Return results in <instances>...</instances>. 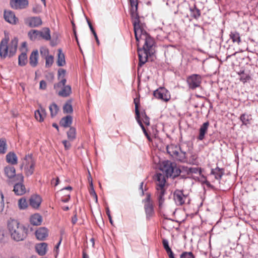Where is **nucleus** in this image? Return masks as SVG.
I'll list each match as a JSON object with an SVG mask.
<instances>
[{"instance_id":"9d476101","label":"nucleus","mask_w":258,"mask_h":258,"mask_svg":"<svg viewBox=\"0 0 258 258\" xmlns=\"http://www.w3.org/2000/svg\"><path fill=\"white\" fill-rule=\"evenodd\" d=\"M144 209L147 218L150 219L154 215V210L153 202L151 200L150 196L148 195L145 200Z\"/></svg>"},{"instance_id":"1a4fd4ad","label":"nucleus","mask_w":258,"mask_h":258,"mask_svg":"<svg viewBox=\"0 0 258 258\" xmlns=\"http://www.w3.org/2000/svg\"><path fill=\"white\" fill-rule=\"evenodd\" d=\"M187 83L189 89L194 90L201 86L202 77L198 74H193L187 78Z\"/></svg>"},{"instance_id":"393cba45","label":"nucleus","mask_w":258,"mask_h":258,"mask_svg":"<svg viewBox=\"0 0 258 258\" xmlns=\"http://www.w3.org/2000/svg\"><path fill=\"white\" fill-rule=\"evenodd\" d=\"M46 115V111L44 108L40 107L39 109L35 111V117L39 121H43Z\"/></svg>"},{"instance_id":"6e6d98bb","label":"nucleus","mask_w":258,"mask_h":258,"mask_svg":"<svg viewBox=\"0 0 258 258\" xmlns=\"http://www.w3.org/2000/svg\"><path fill=\"white\" fill-rule=\"evenodd\" d=\"M163 245L166 251L170 250L171 248H170L168 244V241L167 239H164L162 241Z\"/></svg>"},{"instance_id":"a211bd4d","label":"nucleus","mask_w":258,"mask_h":258,"mask_svg":"<svg viewBox=\"0 0 258 258\" xmlns=\"http://www.w3.org/2000/svg\"><path fill=\"white\" fill-rule=\"evenodd\" d=\"M59 89V88H57L55 89V90H57ZM61 90L58 92V95L60 96L66 97L69 96L72 93L71 87L70 85H66L62 86L60 88Z\"/></svg>"},{"instance_id":"cd10ccee","label":"nucleus","mask_w":258,"mask_h":258,"mask_svg":"<svg viewBox=\"0 0 258 258\" xmlns=\"http://www.w3.org/2000/svg\"><path fill=\"white\" fill-rule=\"evenodd\" d=\"M47 244L46 243H41L37 244L36 246V250L40 255H44L47 251Z\"/></svg>"},{"instance_id":"a878e982","label":"nucleus","mask_w":258,"mask_h":258,"mask_svg":"<svg viewBox=\"0 0 258 258\" xmlns=\"http://www.w3.org/2000/svg\"><path fill=\"white\" fill-rule=\"evenodd\" d=\"M38 51L37 50L32 52L29 58V63L32 67H35L37 66L38 64Z\"/></svg>"},{"instance_id":"f03ea898","label":"nucleus","mask_w":258,"mask_h":258,"mask_svg":"<svg viewBox=\"0 0 258 258\" xmlns=\"http://www.w3.org/2000/svg\"><path fill=\"white\" fill-rule=\"evenodd\" d=\"M9 38H6L1 40L0 44V56L2 58L14 56L17 51L18 39L14 37L8 43Z\"/></svg>"},{"instance_id":"864d4df0","label":"nucleus","mask_w":258,"mask_h":258,"mask_svg":"<svg viewBox=\"0 0 258 258\" xmlns=\"http://www.w3.org/2000/svg\"><path fill=\"white\" fill-rule=\"evenodd\" d=\"M134 103L135 105V113H136V115H137V116H138L139 112H140L139 110V105H140L139 99H137V98L135 99H134Z\"/></svg>"},{"instance_id":"8fccbe9b","label":"nucleus","mask_w":258,"mask_h":258,"mask_svg":"<svg viewBox=\"0 0 258 258\" xmlns=\"http://www.w3.org/2000/svg\"><path fill=\"white\" fill-rule=\"evenodd\" d=\"M180 258H195L191 252H183L180 256Z\"/></svg>"},{"instance_id":"58836bf2","label":"nucleus","mask_w":258,"mask_h":258,"mask_svg":"<svg viewBox=\"0 0 258 258\" xmlns=\"http://www.w3.org/2000/svg\"><path fill=\"white\" fill-rule=\"evenodd\" d=\"M49 109L50 112L51 116L53 117L57 114L59 108L57 105L55 103H53L50 105L49 106Z\"/></svg>"},{"instance_id":"338daca9","label":"nucleus","mask_w":258,"mask_h":258,"mask_svg":"<svg viewBox=\"0 0 258 258\" xmlns=\"http://www.w3.org/2000/svg\"><path fill=\"white\" fill-rule=\"evenodd\" d=\"M166 252L168 253L169 258L174 256V253L172 251L171 249H170V250H168Z\"/></svg>"},{"instance_id":"20e7f679","label":"nucleus","mask_w":258,"mask_h":258,"mask_svg":"<svg viewBox=\"0 0 258 258\" xmlns=\"http://www.w3.org/2000/svg\"><path fill=\"white\" fill-rule=\"evenodd\" d=\"M135 35L137 42L139 43L142 41L144 42L143 48L149 51L150 54H153V47L155 44L154 39L144 29L139 30L136 28Z\"/></svg>"},{"instance_id":"473e14b6","label":"nucleus","mask_w":258,"mask_h":258,"mask_svg":"<svg viewBox=\"0 0 258 258\" xmlns=\"http://www.w3.org/2000/svg\"><path fill=\"white\" fill-rule=\"evenodd\" d=\"M182 169L184 170L187 175H189L192 173H199L200 174H201V168H199L197 167H182Z\"/></svg>"},{"instance_id":"09e8293b","label":"nucleus","mask_w":258,"mask_h":258,"mask_svg":"<svg viewBox=\"0 0 258 258\" xmlns=\"http://www.w3.org/2000/svg\"><path fill=\"white\" fill-rule=\"evenodd\" d=\"M5 207V204L4 201V195L2 192L0 190V215L2 214Z\"/></svg>"},{"instance_id":"bb28decb","label":"nucleus","mask_w":258,"mask_h":258,"mask_svg":"<svg viewBox=\"0 0 258 258\" xmlns=\"http://www.w3.org/2000/svg\"><path fill=\"white\" fill-rule=\"evenodd\" d=\"M224 174V170L223 168L217 167L215 169H211V174L214 175L215 178L217 180H220Z\"/></svg>"},{"instance_id":"774afa93","label":"nucleus","mask_w":258,"mask_h":258,"mask_svg":"<svg viewBox=\"0 0 258 258\" xmlns=\"http://www.w3.org/2000/svg\"><path fill=\"white\" fill-rule=\"evenodd\" d=\"M202 177L205 179V180L203 181L204 183H205L208 186H211V184L207 180L206 177L204 175H202Z\"/></svg>"},{"instance_id":"423d86ee","label":"nucleus","mask_w":258,"mask_h":258,"mask_svg":"<svg viewBox=\"0 0 258 258\" xmlns=\"http://www.w3.org/2000/svg\"><path fill=\"white\" fill-rule=\"evenodd\" d=\"M16 180L14 185V191L16 195L22 196L25 194L26 189L25 185L23 183L24 181V177L22 174H18L15 177Z\"/></svg>"},{"instance_id":"72a5a7b5","label":"nucleus","mask_w":258,"mask_h":258,"mask_svg":"<svg viewBox=\"0 0 258 258\" xmlns=\"http://www.w3.org/2000/svg\"><path fill=\"white\" fill-rule=\"evenodd\" d=\"M6 158L8 163L13 165L17 163V157L16 155L14 153H8L7 155Z\"/></svg>"},{"instance_id":"37998d69","label":"nucleus","mask_w":258,"mask_h":258,"mask_svg":"<svg viewBox=\"0 0 258 258\" xmlns=\"http://www.w3.org/2000/svg\"><path fill=\"white\" fill-rule=\"evenodd\" d=\"M40 53L42 57L45 58L47 56H50L48 49L44 46L40 48Z\"/></svg>"},{"instance_id":"2eb2a0df","label":"nucleus","mask_w":258,"mask_h":258,"mask_svg":"<svg viewBox=\"0 0 258 258\" xmlns=\"http://www.w3.org/2000/svg\"><path fill=\"white\" fill-rule=\"evenodd\" d=\"M137 12V11H134L133 8H132L131 10V17L133 20V23L134 25V30L135 33V31L136 30V28L139 30L143 29L140 23L139 16Z\"/></svg>"},{"instance_id":"b1692460","label":"nucleus","mask_w":258,"mask_h":258,"mask_svg":"<svg viewBox=\"0 0 258 258\" xmlns=\"http://www.w3.org/2000/svg\"><path fill=\"white\" fill-rule=\"evenodd\" d=\"M166 150L167 153L173 158H174L175 155H177L178 152L180 150V149L176 145L171 144L166 147Z\"/></svg>"},{"instance_id":"dca6fc26","label":"nucleus","mask_w":258,"mask_h":258,"mask_svg":"<svg viewBox=\"0 0 258 258\" xmlns=\"http://www.w3.org/2000/svg\"><path fill=\"white\" fill-rule=\"evenodd\" d=\"M66 73V71L64 69H59L58 70V80H60V81L58 83L55 84L54 85V89H56L57 88H60L66 84L67 82V80L64 78Z\"/></svg>"},{"instance_id":"69168bd1","label":"nucleus","mask_w":258,"mask_h":258,"mask_svg":"<svg viewBox=\"0 0 258 258\" xmlns=\"http://www.w3.org/2000/svg\"><path fill=\"white\" fill-rule=\"evenodd\" d=\"M77 214L76 213L74 217H72V222L73 224H75L76 223L77 221Z\"/></svg>"},{"instance_id":"ea45409f","label":"nucleus","mask_w":258,"mask_h":258,"mask_svg":"<svg viewBox=\"0 0 258 258\" xmlns=\"http://www.w3.org/2000/svg\"><path fill=\"white\" fill-rule=\"evenodd\" d=\"M63 112L66 113H70L73 112V110L71 100H69L66 102L63 107Z\"/></svg>"},{"instance_id":"4be33fe9","label":"nucleus","mask_w":258,"mask_h":258,"mask_svg":"<svg viewBox=\"0 0 258 258\" xmlns=\"http://www.w3.org/2000/svg\"><path fill=\"white\" fill-rule=\"evenodd\" d=\"M209 126L208 121L204 122L200 127L199 130V135L198 137V139L202 141L204 138L205 134L207 133L208 128Z\"/></svg>"},{"instance_id":"6e6552de","label":"nucleus","mask_w":258,"mask_h":258,"mask_svg":"<svg viewBox=\"0 0 258 258\" xmlns=\"http://www.w3.org/2000/svg\"><path fill=\"white\" fill-rule=\"evenodd\" d=\"M154 96L159 100L168 102L171 98L169 91L164 87H160L154 91Z\"/></svg>"},{"instance_id":"ddd939ff","label":"nucleus","mask_w":258,"mask_h":258,"mask_svg":"<svg viewBox=\"0 0 258 258\" xmlns=\"http://www.w3.org/2000/svg\"><path fill=\"white\" fill-rule=\"evenodd\" d=\"M5 20L11 24H16L18 21L14 12L10 10H5L4 13Z\"/></svg>"},{"instance_id":"aec40b11","label":"nucleus","mask_w":258,"mask_h":258,"mask_svg":"<svg viewBox=\"0 0 258 258\" xmlns=\"http://www.w3.org/2000/svg\"><path fill=\"white\" fill-rule=\"evenodd\" d=\"M41 201V198L39 196L33 195L29 200L30 205L32 208L37 209L39 207Z\"/></svg>"},{"instance_id":"7ed1b4c3","label":"nucleus","mask_w":258,"mask_h":258,"mask_svg":"<svg viewBox=\"0 0 258 258\" xmlns=\"http://www.w3.org/2000/svg\"><path fill=\"white\" fill-rule=\"evenodd\" d=\"M154 179L156 185V196L158 201L159 207L160 209H161L164 202L163 197L167 187L166 184V177L163 174L157 173L154 175Z\"/></svg>"},{"instance_id":"9b49d317","label":"nucleus","mask_w":258,"mask_h":258,"mask_svg":"<svg viewBox=\"0 0 258 258\" xmlns=\"http://www.w3.org/2000/svg\"><path fill=\"white\" fill-rule=\"evenodd\" d=\"M25 23L30 27H38L42 24V21L39 17H30L25 20Z\"/></svg>"},{"instance_id":"412c9836","label":"nucleus","mask_w":258,"mask_h":258,"mask_svg":"<svg viewBox=\"0 0 258 258\" xmlns=\"http://www.w3.org/2000/svg\"><path fill=\"white\" fill-rule=\"evenodd\" d=\"M39 39L42 38L45 40L48 41L51 39L50 30L47 27L42 28L41 30H39Z\"/></svg>"},{"instance_id":"f8f14e48","label":"nucleus","mask_w":258,"mask_h":258,"mask_svg":"<svg viewBox=\"0 0 258 258\" xmlns=\"http://www.w3.org/2000/svg\"><path fill=\"white\" fill-rule=\"evenodd\" d=\"M10 4L14 9H23L28 6L29 2L28 0H11Z\"/></svg>"},{"instance_id":"4c0bfd02","label":"nucleus","mask_w":258,"mask_h":258,"mask_svg":"<svg viewBox=\"0 0 258 258\" xmlns=\"http://www.w3.org/2000/svg\"><path fill=\"white\" fill-rule=\"evenodd\" d=\"M19 64L21 66H25L27 62V56L26 53L25 52H22V53L19 56Z\"/></svg>"},{"instance_id":"680f3d73","label":"nucleus","mask_w":258,"mask_h":258,"mask_svg":"<svg viewBox=\"0 0 258 258\" xmlns=\"http://www.w3.org/2000/svg\"><path fill=\"white\" fill-rule=\"evenodd\" d=\"M144 114L145 115V118L144 120V123L147 125H149V124H150L149 118L145 114V113H144Z\"/></svg>"},{"instance_id":"f257e3e1","label":"nucleus","mask_w":258,"mask_h":258,"mask_svg":"<svg viewBox=\"0 0 258 258\" xmlns=\"http://www.w3.org/2000/svg\"><path fill=\"white\" fill-rule=\"evenodd\" d=\"M7 228L12 239L15 241H23L27 237L28 227L17 220L9 219L7 221Z\"/></svg>"},{"instance_id":"49530a36","label":"nucleus","mask_w":258,"mask_h":258,"mask_svg":"<svg viewBox=\"0 0 258 258\" xmlns=\"http://www.w3.org/2000/svg\"><path fill=\"white\" fill-rule=\"evenodd\" d=\"M7 239L6 232L3 229H0V242L5 243Z\"/></svg>"},{"instance_id":"c9c22d12","label":"nucleus","mask_w":258,"mask_h":258,"mask_svg":"<svg viewBox=\"0 0 258 258\" xmlns=\"http://www.w3.org/2000/svg\"><path fill=\"white\" fill-rule=\"evenodd\" d=\"M28 35L30 40L32 41H35L39 39V30H31L28 32Z\"/></svg>"},{"instance_id":"5fc2aeb1","label":"nucleus","mask_w":258,"mask_h":258,"mask_svg":"<svg viewBox=\"0 0 258 258\" xmlns=\"http://www.w3.org/2000/svg\"><path fill=\"white\" fill-rule=\"evenodd\" d=\"M130 4L133 10L137 11L138 10V0H130Z\"/></svg>"},{"instance_id":"7c9ffc66","label":"nucleus","mask_w":258,"mask_h":258,"mask_svg":"<svg viewBox=\"0 0 258 258\" xmlns=\"http://www.w3.org/2000/svg\"><path fill=\"white\" fill-rule=\"evenodd\" d=\"M73 121V118L70 115H68L66 117H63L60 121V125L64 127H67L70 126V125L72 124Z\"/></svg>"},{"instance_id":"f704fd0d","label":"nucleus","mask_w":258,"mask_h":258,"mask_svg":"<svg viewBox=\"0 0 258 258\" xmlns=\"http://www.w3.org/2000/svg\"><path fill=\"white\" fill-rule=\"evenodd\" d=\"M174 158L181 162H186L187 161L186 153L181 150L178 152L177 155H175Z\"/></svg>"},{"instance_id":"2f4dec72","label":"nucleus","mask_w":258,"mask_h":258,"mask_svg":"<svg viewBox=\"0 0 258 258\" xmlns=\"http://www.w3.org/2000/svg\"><path fill=\"white\" fill-rule=\"evenodd\" d=\"M229 37L232 39L233 43L239 44L241 42V38L239 33L237 31H231L230 33Z\"/></svg>"},{"instance_id":"c03bdc74","label":"nucleus","mask_w":258,"mask_h":258,"mask_svg":"<svg viewBox=\"0 0 258 258\" xmlns=\"http://www.w3.org/2000/svg\"><path fill=\"white\" fill-rule=\"evenodd\" d=\"M7 145L6 140L0 139V153L4 154L6 152Z\"/></svg>"},{"instance_id":"5701e85b","label":"nucleus","mask_w":258,"mask_h":258,"mask_svg":"<svg viewBox=\"0 0 258 258\" xmlns=\"http://www.w3.org/2000/svg\"><path fill=\"white\" fill-rule=\"evenodd\" d=\"M5 173L7 176L9 178H13V181L16 180L15 177L17 176L16 174L15 168L13 166H7L5 168Z\"/></svg>"},{"instance_id":"f3484780","label":"nucleus","mask_w":258,"mask_h":258,"mask_svg":"<svg viewBox=\"0 0 258 258\" xmlns=\"http://www.w3.org/2000/svg\"><path fill=\"white\" fill-rule=\"evenodd\" d=\"M139 58V65L142 66L145 64L148 59V55H151L149 54V51L145 50V49H138V50Z\"/></svg>"},{"instance_id":"3c124183","label":"nucleus","mask_w":258,"mask_h":258,"mask_svg":"<svg viewBox=\"0 0 258 258\" xmlns=\"http://www.w3.org/2000/svg\"><path fill=\"white\" fill-rule=\"evenodd\" d=\"M191 11L192 12V16L194 18L198 19L199 18L201 13L198 9L195 8L192 10H191Z\"/></svg>"},{"instance_id":"052dcab7","label":"nucleus","mask_w":258,"mask_h":258,"mask_svg":"<svg viewBox=\"0 0 258 258\" xmlns=\"http://www.w3.org/2000/svg\"><path fill=\"white\" fill-rule=\"evenodd\" d=\"M46 87V82L42 80L40 82V88L41 89H45Z\"/></svg>"},{"instance_id":"13d9d810","label":"nucleus","mask_w":258,"mask_h":258,"mask_svg":"<svg viewBox=\"0 0 258 258\" xmlns=\"http://www.w3.org/2000/svg\"><path fill=\"white\" fill-rule=\"evenodd\" d=\"M90 185L92 187L91 190L90 191V194L93 195L94 197V198H95L96 201L97 202V194H96V192L94 190V189L93 187L92 181H91V182L90 183Z\"/></svg>"},{"instance_id":"a18cd8bd","label":"nucleus","mask_w":258,"mask_h":258,"mask_svg":"<svg viewBox=\"0 0 258 258\" xmlns=\"http://www.w3.org/2000/svg\"><path fill=\"white\" fill-rule=\"evenodd\" d=\"M45 59V67H46V68L50 67L53 63V60H54L53 56L52 55H50V56L46 57Z\"/></svg>"},{"instance_id":"6ab92c4d","label":"nucleus","mask_w":258,"mask_h":258,"mask_svg":"<svg viewBox=\"0 0 258 258\" xmlns=\"http://www.w3.org/2000/svg\"><path fill=\"white\" fill-rule=\"evenodd\" d=\"M48 230L45 227L39 228L35 232L37 238L40 240H44L48 236Z\"/></svg>"},{"instance_id":"e433bc0d","label":"nucleus","mask_w":258,"mask_h":258,"mask_svg":"<svg viewBox=\"0 0 258 258\" xmlns=\"http://www.w3.org/2000/svg\"><path fill=\"white\" fill-rule=\"evenodd\" d=\"M238 74L240 76V80L244 83L246 82L250 78L249 74L245 73L243 70H240Z\"/></svg>"},{"instance_id":"0eeeda50","label":"nucleus","mask_w":258,"mask_h":258,"mask_svg":"<svg viewBox=\"0 0 258 258\" xmlns=\"http://www.w3.org/2000/svg\"><path fill=\"white\" fill-rule=\"evenodd\" d=\"M35 164V161L31 155H28L25 156L21 167H24L27 176H30L33 174Z\"/></svg>"},{"instance_id":"e2e57ef3","label":"nucleus","mask_w":258,"mask_h":258,"mask_svg":"<svg viewBox=\"0 0 258 258\" xmlns=\"http://www.w3.org/2000/svg\"><path fill=\"white\" fill-rule=\"evenodd\" d=\"M52 184H54V186H56L59 183V178L57 177L55 179H53L51 181Z\"/></svg>"},{"instance_id":"de8ad7c7","label":"nucleus","mask_w":258,"mask_h":258,"mask_svg":"<svg viewBox=\"0 0 258 258\" xmlns=\"http://www.w3.org/2000/svg\"><path fill=\"white\" fill-rule=\"evenodd\" d=\"M242 124L246 125L249 123V116L246 114H242L240 117Z\"/></svg>"},{"instance_id":"0e129e2a","label":"nucleus","mask_w":258,"mask_h":258,"mask_svg":"<svg viewBox=\"0 0 258 258\" xmlns=\"http://www.w3.org/2000/svg\"><path fill=\"white\" fill-rule=\"evenodd\" d=\"M140 112H139L138 116H137V115H136V119L137 122H138V123L139 124V125H140V126H141V125H143V124L141 120H140Z\"/></svg>"},{"instance_id":"4d7b16f0","label":"nucleus","mask_w":258,"mask_h":258,"mask_svg":"<svg viewBox=\"0 0 258 258\" xmlns=\"http://www.w3.org/2000/svg\"><path fill=\"white\" fill-rule=\"evenodd\" d=\"M62 142L66 150H69L71 148V144L67 140H63Z\"/></svg>"},{"instance_id":"4468645a","label":"nucleus","mask_w":258,"mask_h":258,"mask_svg":"<svg viewBox=\"0 0 258 258\" xmlns=\"http://www.w3.org/2000/svg\"><path fill=\"white\" fill-rule=\"evenodd\" d=\"M187 196L184 195L183 191L180 190H176L174 192V199L176 204L178 205H182L184 204Z\"/></svg>"},{"instance_id":"bf43d9fd","label":"nucleus","mask_w":258,"mask_h":258,"mask_svg":"<svg viewBox=\"0 0 258 258\" xmlns=\"http://www.w3.org/2000/svg\"><path fill=\"white\" fill-rule=\"evenodd\" d=\"M70 199V193L66 194L65 197L62 198L61 201L63 203L68 202Z\"/></svg>"},{"instance_id":"c756f323","label":"nucleus","mask_w":258,"mask_h":258,"mask_svg":"<svg viewBox=\"0 0 258 258\" xmlns=\"http://www.w3.org/2000/svg\"><path fill=\"white\" fill-rule=\"evenodd\" d=\"M58 51L57 64L59 67L63 66L66 64L64 54L60 49H59Z\"/></svg>"},{"instance_id":"79ce46f5","label":"nucleus","mask_w":258,"mask_h":258,"mask_svg":"<svg viewBox=\"0 0 258 258\" xmlns=\"http://www.w3.org/2000/svg\"><path fill=\"white\" fill-rule=\"evenodd\" d=\"M18 206L20 209L24 210L28 207V203L24 198H21L18 201Z\"/></svg>"},{"instance_id":"c85d7f7f","label":"nucleus","mask_w":258,"mask_h":258,"mask_svg":"<svg viewBox=\"0 0 258 258\" xmlns=\"http://www.w3.org/2000/svg\"><path fill=\"white\" fill-rule=\"evenodd\" d=\"M42 221V217L39 214L32 215L30 218V222L33 225H40Z\"/></svg>"},{"instance_id":"a19ab883","label":"nucleus","mask_w":258,"mask_h":258,"mask_svg":"<svg viewBox=\"0 0 258 258\" xmlns=\"http://www.w3.org/2000/svg\"><path fill=\"white\" fill-rule=\"evenodd\" d=\"M67 136L70 140H74L76 138V129L71 127L67 132Z\"/></svg>"},{"instance_id":"603ef678","label":"nucleus","mask_w":258,"mask_h":258,"mask_svg":"<svg viewBox=\"0 0 258 258\" xmlns=\"http://www.w3.org/2000/svg\"><path fill=\"white\" fill-rule=\"evenodd\" d=\"M42 8L41 6L36 4L34 6L32 9V11L35 14H39L42 12Z\"/></svg>"},{"instance_id":"39448f33","label":"nucleus","mask_w":258,"mask_h":258,"mask_svg":"<svg viewBox=\"0 0 258 258\" xmlns=\"http://www.w3.org/2000/svg\"><path fill=\"white\" fill-rule=\"evenodd\" d=\"M161 170L165 173L167 177H175L178 176L181 172V169L176 166L175 163L168 160L162 162Z\"/></svg>"}]
</instances>
